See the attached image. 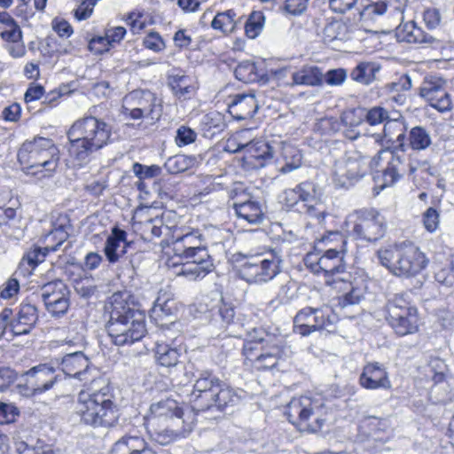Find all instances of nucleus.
Here are the masks:
<instances>
[{
    "mask_svg": "<svg viewBox=\"0 0 454 454\" xmlns=\"http://www.w3.org/2000/svg\"><path fill=\"white\" fill-rule=\"evenodd\" d=\"M172 255L166 261L171 276L189 281L205 278L214 269L213 260L198 229L182 225L173 230Z\"/></svg>",
    "mask_w": 454,
    "mask_h": 454,
    "instance_id": "obj_1",
    "label": "nucleus"
},
{
    "mask_svg": "<svg viewBox=\"0 0 454 454\" xmlns=\"http://www.w3.org/2000/svg\"><path fill=\"white\" fill-rule=\"evenodd\" d=\"M145 420L152 439L160 445H168L192 432L196 414L183 402L167 396L151 403Z\"/></svg>",
    "mask_w": 454,
    "mask_h": 454,
    "instance_id": "obj_2",
    "label": "nucleus"
},
{
    "mask_svg": "<svg viewBox=\"0 0 454 454\" xmlns=\"http://www.w3.org/2000/svg\"><path fill=\"white\" fill-rule=\"evenodd\" d=\"M113 129L105 121L92 115L75 121L67 132L69 154L75 164L82 166L90 155L111 143Z\"/></svg>",
    "mask_w": 454,
    "mask_h": 454,
    "instance_id": "obj_3",
    "label": "nucleus"
},
{
    "mask_svg": "<svg viewBox=\"0 0 454 454\" xmlns=\"http://www.w3.org/2000/svg\"><path fill=\"white\" fill-rule=\"evenodd\" d=\"M22 171L38 179L51 177L59 163V150L51 139L37 137L25 141L18 152Z\"/></svg>",
    "mask_w": 454,
    "mask_h": 454,
    "instance_id": "obj_4",
    "label": "nucleus"
},
{
    "mask_svg": "<svg viewBox=\"0 0 454 454\" xmlns=\"http://www.w3.org/2000/svg\"><path fill=\"white\" fill-rule=\"evenodd\" d=\"M119 299V296H113L106 330L115 345H131L140 340L146 333L145 316Z\"/></svg>",
    "mask_w": 454,
    "mask_h": 454,
    "instance_id": "obj_5",
    "label": "nucleus"
},
{
    "mask_svg": "<svg viewBox=\"0 0 454 454\" xmlns=\"http://www.w3.org/2000/svg\"><path fill=\"white\" fill-rule=\"evenodd\" d=\"M74 412L82 423L94 427H112L119 418L117 406L107 388L81 390L74 403Z\"/></svg>",
    "mask_w": 454,
    "mask_h": 454,
    "instance_id": "obj_6",
    "label": "nucleus"
},
{
    "mask_svg": "<svg viewBox=\"0 0 454 454\" xmlns=\"http://www.w3.org/2000/svg\"><path fill=\"white\" fill-rule=\"evenodd\" d=\"M320 242L325 243L329 247L321 255L317 253L308 254L304 259L306 266L313 273H323L325 276L343 272L344 257L347 253L346 239L339 232H330L323 237Z\"/></svg>",
    "mask_w": 454,
    "mask_h": 454,
    "instance_id": "obj_7",
    "label": "nucleus"
},
{
    "mask_svg": "<svg viewBox=\"0 0 454 454\" xmlns=\"http://www.w3.org/2000/svg\"><path fill=\"white\" fill-rule=\"evenodd\" d=\"M326 413L324 400L318 395L294 397L286 410L292 424L313 432L321 429L326 420Z\"/></svg>",
    "mask_w": 454,
    "mask_h": 454,
    "instance_id": "obj_8",
    "label": "nucleus"
},
{
    "mask_svg": "<svg viewBox=\"0 0 454 454\" xmlns=\"http://www.w3.org/2000/svg\"><path fill=\"white\" fill-rule=\"evenodd\" d=\"M283 262L279 251L250 256L239 268V276L249 284H264L272 280L281 271Z\"/></svg>",
    "mask_w": 454,
    "mask_h": 454,
    "instance_id": "obj_9",
    "label": "nucleus"
},
{
    "mask_svg": "<svg viewBox=\"0 0 454 454\" xmlns=\"http://www.w3.org/2000/svg\"><path fill=\"white\" fill-rule=\"evenodd\" d=\"M243 355L247 363L256 370L274 368L283 355L278 341L269 334L258 340H247L243 346Z\"/></svg>",
    "mask_w": 454,
    "mask_h": 454,
    "instance_id": "obj_10",
    "label": "nucleus"
},
{
    "mask_svg": "<svg viewBox=\"0 0 454 454\" xmlns=\"http://www.w3.org/2000/svg\"><path fill=\"white\" fill-rule=\"evenodd\" d=\"M346 231L356 239L376 241L386 231L384 217L374 209H359L349 214L345 221Z\"/></svg>",
    "mask_w": 454,
    "mask_h": 454,
    "instance_id": "obj_11",
    "label": "nucleus"
},
{
    "mask_svg": "<svg viewBox=\"0 0 454 454\" xmlns=\"http://www.w3.org/2000/svg\"><path fill=\"white\" fill-rule=\"evenodd\" d=\"M369 159L358 151H349L335 161L333 181L336 186L348 188L361 180L369 171Z\"/></svg>",
    "mask_w": 454,
    "mask_h": 454,
    "instance_id": "obj_12",
    "label": "nucleus"
},
{
    "mask_svg": "<svg viewBox=\"0 0 454 454\" xmlns=\"http://www.w3.org/2000/svg\"><path fill=\"white\" fill-rule=\"evenodd\" d=\"M123 113L131 119H149L153 123L160 116V105L154 93L149 90H137L123 98Z\"/></svg>",
    "mask_w": 454,
    "mask_h": 454,
    "instance_id": "obj_13",
    "label": "nucleus"
},
{
    "mask_svg": "<svg viewBox=\"0 0 454 454\" xmlns=\"http://www.w3.org/2000/svg\"><path fill=\"white\" fill-rule=\"evenodd\" d=\"M445 369L446 364L442 360L434 358L422 368L424 378L419 379L420 381L431 383L427 387L437 395L438 402L450 400L454 395V378L446 377Z\"/></svg>",
    "mask_w": 454,
    "mask_h": 454,
    "instance_id": "obj_14",
    "label": "nucleus"
},
{
    "mask_svg": "<svg viewBox=\"0 0 454 454\" xmlns=\"http://www.w3.org/2000/svg\"><path fill=\"white\" fill-rule=\"evenodd\" d=\"M419 95L440 113L450 112L453 109L451 96L447 90V81L441 76H426L420 86Z\"/></svg>",
    "mask_w": 454,
    "mask_h": 454,
    "instance_id": "obj_15",
    "label": "nucleus"
},
{
    "mask_svg": "<svg viewBox=\"0 0 454 454\" xmlns=\"http://www.w3.org/2000/svg\"><path fill=\"white\" fill-rule=\"evenodd\" d=\"M25 384L20 387L24 395L34 396L50 390L58 380L55 369L46 364H39L26 372Z\"/></svg>",
    "mask_w": 454,
    "mask_h": 454,
    "instance_id": "obj_16",
    "label": "nucleus"
},
{
    "mask_svg": "<svg viewBox=\"0 0 454 454\" xmlns=\"http://www.w3.org/2000/svg\"><path fill=\"white\" fill-rule=\"evenodd\" d=\"M0 37L4 43V49L12 58H21L26 54L21 28L6 12H0Z\"/></svg>",
    "mask_w": 454,
    "mask_h": 454,
    "instance_id": "obj_17",
    "label": "nucleus"
},
{
    "mask_svg": "<svg viewBox=\"0 0 454 454\" xmlns=\"http://www.w3.org/2000/svg\"><path fill=\"white\" fill-rule=\"evenodd\" d=\"M41 295L46 309L52 316L64 315L69 308V290L61 280L50 282L43 286Z\"/></svg>",
    "mask_w": 454,
    "mask_h": 454,
    "instance_id": "obj_18",
    "label": "nucleus"
},
{
    "mask_svg": "<svg viewBox=\"0 0 454 454\" xmlns=\"http://www.w3.org/2000/svg\"><path fill=\"white\" fill-rule=\"evenodd\" d=\"M326 282L333 284L335 289L343 293L338 299L339 306L342 309L360 303L367 288L364 279L361 277L348 276V278L334 279L333 282L326 280Z\"/></svg>",
    "mask_w": 454,
    "mask_h": 454,
    "instance_id": "obj_19",
    "label": "nucleus"
},
{
    "mask_svg": "<svg viewBox=\"0 0 454 454\" xmlns=\"http://www.w3.org/2000/svg\"><path fill=\"white\" fill-rule=\"evenodd\" d=\"M428 260L419 248L410 241L399 246V276H413L427 267Z\"/></svg>",
    "mask_w": 454,
    "mask_h": 454,
    "instance_id": "obj_20",
    "label": "nucleus"
},
{
    "mask_svg": "<svg viewBox=\"0 0 454 454\" xmlns=\"http://www.w3.org/2000/svg\"><path fill=\"white\" fill-rule=\"evenodd\" d=\"M61 371L67 376L87 382L92 379V368L89 358L81 351L67 354L59 363Z\"/></svg>",
    "mask_w": 454,
    "mask_h": 454,
    "instance_id": "obj_21",
    "label": "nucleus"
},
{
    "mask_svg": "<svg viewBox=\"0 0 454 454\" xmlns=\"http://www.w3.org/2000/svg\"><path fill=\"white\" fill-rule=\"evenodd\" d=\"M278 140L266 142L263 140H255L254 144L247 147V152L244 155L246 163L253 168H261L268 165L274 155Z\"/></svg>",
    "mask_w": 454,
    "mask_h": 454,
    "instance_id": "obj_22",
    "label": "nucleus"
},
{
    "mask_svg": "<svg viewBox=\"0 0 454 454\" xmlns=\"http://www.w3.org/2000/svg\"><path fill=\"white\" fill-rule=\"evenodd\" d=\"M277 146L274 158L276 168L279 173L287 174L301 166L302 154L297 147L281 140H278Z\"/></svg>",
    "mask_w": 454,
    "mask_h": 454,
    "instance_id": "obj_23",
    "label": "nucleus"
},
{
    "mask_svg": "<svg viewBox=\"0 0 454 454\" xmlns=\"http://www.w3.org/2000/svg\"><path fill=\"white\" fill-rule=\"evenodd\" d=\"M359 383L366 389H388L391 387L385 367L377 362L368 363L364 367Z\"/></svg>",
    "mask_w": 454,
    "mask_h": 454,
    "instance_id": "obj_24",
    "label": "nucleus"
},
{
    "mask_svg": "<svg viewBox=\"0 0 454 454\" xmlns=\"http://www.w3.org/2000/svg\"><path fill=\"white\" fill-rule=\"evenodd\" d=\"M379 159L387 160V166L381 174H377L373 177L375 183L373 191L376 195L386 187L393 185L397 177V158L394 151L390 149L382 150L379 154Z\"/></svg>",
    "mask_w": 454,
    "mask_h": 454,
    "instance_id": "obj_25",
    "label": "nucleus"
},
{
    "mask_svg": "<svg viewBox=\"0 0 454 454\" xmlns=\"http://www.w3.org/2000/svg\"><path fill=\"white\" fill-rule=\"evenodd\" d=\"M258 109V104L252 94L235 95L228 103V111L236 120H247L254 116Z\"/></svg>",
    "mask_w": 454,
    "mask_h": 454,
    "instance_id": "obj_26",
    "label": "nucleus"
},
{
    "mask_svg": "<svg viewBox=\"0 0 454 454\" xmlns=\"http://www.w3.org/2000/svg\"><path fill=\"white\" fill-rule=\"evenodd\" d=\"M109 454H156L140 436H123L112 447Z\"/></svg>",
    "mask_w": 454,
    "mask_h": 454,
    "instance_id": "obj_27",
    "label": "nucleus"
},
{
    "mask_svg": "<svg viewBox=\"0 0 454 454\" xmlns=\"http://www.w3.org/2000/svg\"><path fill=\"white\" fill-rule=\"evenodd\" d=\"M37 320L36 307L31 303L23 302L20 305L17 317L12 322V331L15 335L28 333Z\"/></svg>",
    "mask_w": 454,
    "mask_h": 454,
    "instance_id": "obj_28",
    "label": "nucleus"
},
{
    "mask_svg": "<svg viewBox=\"0 0 454 454\" xmlns=\"http://www.w3.org/2000/svg\"><path fill=\"white\" fill-rule=\"evenodd\" d=\"M126 238V231L117 227L113 228L104 247L105 255L110 263L117 262L125 254L128 245Z\"/></svg>",
    "mask_w": 454,
    "mask_h": 454,
    "instance_id": "obj_29",
    "label": "nucleus"
},
{
    "mask_svg": "<svg viewBox=\"0 0 454 454\" xmlns=\"http://www.w3.org/2000/svg\"><path fill=\"white\" fill-rule=\"evenodd\" d=\"M210 401L211 403L207 405V408L215 406L218 410L223 411L229 407L236 406L241 402L240 391L220 382L217 390L211 394Z\"/></svg>",
    "mask_w": 454,
    "mask_h": 454,
    "instance_id": "obj_30",
    "label": "nucleus"
},
{
    "mask_svg": "<svg viewBox=\"0 0 454 454\" xmlns=\"http://www.w3.org/2000/svg\"><path fill=\"white\" fill-rule=\"evenodd\" d=\"M293 85L317 86L323 82V74L314 66H304L292 74Z\"/></svg>",
    "mask_w": 454,
    "mask_h": 454,
    "instance_id": "obj_31",
    "label": "nucleus"
},
{
    "mask_svg": "<svg viewBox=\"0 0 454 454\" xmlns=\"http://www.w3.org/2000/svg\"><path fill=\"white\" fill-rule=\"evenodd\" d=\"M419 317L417 309L399 305V335L411 334L418 331Z\"/></svg>",
    "mask_w": 454,
    "mask_h": 454,
    "instance_id": "obj_32",
    "label": "nucleus"
},
{
    "mask_svg": "<svg viewBox=\"0 0 454 454\" xmlns=\"http://www.w3.org/2000/svg\"><path fill=\"white\" fill-rule=\"evenodd\" d=\"M140 225V230L146 239H152L154 238H160L164 232H171V239H173V230L179 226L175 225L168 227L164 224L162 217L146 218L145 221H139L137 223Z\"/></svg>",
    "mask_w": 454,
    "mask_h": 454,
    "instance_id": "obj_33",
    "label": "nucleus"
},
{
    "mask_svg": "<svg viewBox=\"0 0 454 454\" xmlns=\"http://www.w3.org/2000/svg\"><path fill=\"white\" fill-rule=\"evenodd\" d=\"M299 202L302 203L305 211L313 215L315 205L317 202V185L312 182H302L295 186Z\"/></svg>",
    "mask_w": 454,
    "mask_h": 454,
    "instance_id": "obj_34",
    "label": "nucleus"
},
{
    "mask_svg": "<svg viewBox=\"0 0 454 454\" xmlns=\"http://www.w3.org/2000/svg\"><path fill=\"white\" fill-rule=\"evenodd\" d=\"M365 117V108L357 107L351 108L344 111L341 114V122L347 128L350 129H347L345 131L346 137L349 139H356L358 137L359 133L355 132L354 128L361 125Z\"/></svg>",
    "mask_w": 454,
    "mask_h": 454,
    "instance_id": "obj_35",
    "label": "nucleus"
},
{
    "mask_svg": "<svg viewBox=\"0 0 454 454\" xmlns=\"http://www.w3.org/2000/svg\"><path fill=\"white\" fill-rule=\"evenodd\" d=\"M314 308L306 307L301 309L294 318V332L306 336L315 332Z\"/></svg>",
    "mask_w": 454,
    "mask_h": 454,
    "instance_id": "obj_36",
    "label": "nucleus"
},
{
    "mask_svg": "<svg viewBox=\"0 0 454 454\" xmlns=\"http://www.w3.org/2000/svg\"><path fill=\"white\" fill-rule=\"evenodd\" d=\"M225 126L224 116L217 111L209 112L200 121L203 135L207 137H213L223 131Z\"/></svg>",
    "mask_w": 454,
    "mask_h": 454,
    "instance_id": "obj_37",
    "label": "nucleus"
},
{
    "mask_svg": "<svg viewBox=\"0 0 454 454\" xmlns=\"http://www.w3.org/2000/svg\"><path fill=\"white\" fill-rule=\"evenodd\" d=\"M220 380L213 376L211 372L206 371L200 373L199 379L195 381L193 386V395L199 393L197 397H203L211 399V394L215 393L219 387Z\"/></svg>",
    "mask_w": 454,
    "mask_h": 454,
    "instance_id": "obj_38",
    "label": "nucleus"
},
{
    "mask_svg": "<svg viewBox=\"0 0 454 454\" xmlns=\"http://www.w3.org/2000/svg\"><path fill=\"white\" fill-rule=\"evenodd\" d=\"M239 18L233 10H228L217 13L211 22L215 30H218L224 35L232 34L238 26Z\"/></svg>",
    "mask_w": 454,
    "mask_h": 454,
    "instance_id": "obj_39",
    "label": "nucleus"
},
{
    "mask_svg": "<svg viewBox=\"0 0 454 454\" xmlns=\"http://www.w3.org/2000/svg\"><path fill=\"white\" fill-rule=\"evenodd\" d=\"M235 210L239 218L249 223H259L262 220V211L258 202L247 200L235 204Z\"/></svg>",
    "mask_w": 454,
    "mask_h": 454,
    "instance_id": "obj_40",
    "label": "nucleus"
},
{
    "mask_svg": "<svg viewBox=\"0 0 454 454\" xmlns=\"http://www.w3.org/2000/svg\"><path fill=\"white\" fill-rule=\"evenodd\" d=\"M154 353L158 364L164 367L176 366L180 356V352L177 348L159 341L156 343Z\"/></svg>",
    "mask_w": 454,
    "mask_h": 454,
    "instance_id": "obj_41",
    "label": "nucleus"
},
{
    "mask_svg": "<svg viewBox=\"0 0 454 454\" xmlns=\"http://www.w3.org/2000/svg\"><path fill=\"white\" fill-rule=\"evenodd\" d=\"M198 163L199 160L195 156L176 154L168 158L164 166L168 172L178 174L195 167Z\"/></svg>",
    "mask_w": 454,
    "mask_h": 454,
    "instance_id": "obj_42",
    "label": "nucleus"
},
{
    "mask_svg": "<svg viewBox=\"0 0 454 454\" xmlns=\"http://www.w3.org/2000/svg\"><path fill=\"white\" fill-rule=\"evenodd\" d=\"M380 70L379 65L373 62H361L351 72V78L363 84H370L375 79V74Z\"/></svg>",
    "mask_w": 454,
    "mask_h": 454,
    "instance_id": "obj_43",
    "label": "nucleus"
},
{
    "mask_svg": "<svg viewBox=\"0 0 454 454\" xmlns=\"http://www.w3.org/2000/svg\"><path fill=\"white\" fill-rule=\"evenodd\" d=\"M169 85L175 95L185 98L195 90L193 79L184 74H174L169 78Z\"/></svg>",
    "mask_w": 454,
    "mask_h": 454,
    "instance_id": "obj_44",
    "label": "nucleus"
},
{
    "mask_svg": "<svg viewBox=\"0 0 454 454\" xmlns=\"http://www.w3.org/2000/svg\"><path fill=\"white\" fill-rule=\"evenodd\" d=\"M315 316V332L332 327L336 321V316L329 306L314 309Z\"/></svg>",
    "mask_w": 454,
    "mask_h": 454,
    "instance_id": "obj_45",
    "label": "nucleus"
},
{
    "mask_svg": "<svg viewBox=\"0 0 454 454\" xmlns=\"http://www.w3.org/2000/svg\"><path fill=\"white\" fill-rule=\"evenodd\" d=\"M399 41L407 43H424L427 42V35L420 27H418L414 21L405 23L402 30L399 31Z\"/></svg>",
    "mask_w": 454,
    "mask_h": 454,
    "instance_id": "obj_46",
    "label": "nucleus"
},
{
    "mask_svg": "<svg viewBox=\"0 0 454 454\" xmlns=\"http://www.w3.org/2000/svg\"><path fill=\"white\" fill-rule=\"evenodd\" d=\"M347 26L338 20L328 23L323 30V36L326 43H331L334 40H345L347 39Z\"/></svg>",
    "mask_w": 454,
    "mask_h": 454,
    "instance_id": "obj_47",
    "label": "nucleus"
},
{
    "mask_svg": "<svg viewBox=\"0 0 454 454\" xmlns=\"http://www.w3.org/2000/svg\"><path fill=\"white\" fill-rule=\"evenodd\" d=\"M265 17L262 12H253L245 25V32L247 37L256 38L262 31Z\"/></svg>",
    "mask_w": 454,
    "mask_h": 454,
    "instance_id": "obj_48",
    "label": "nucleus"
},
{
    "mask_svg": "<svg viewBox=\"0 0 454 454\" xmlns=\"http://www.w3.org/2000/svg\"><path fill=\"white\" fill-rule=\"evenodd\" d=\"M68 234L63 226H59L51 230L44 239L45 247L44 250L54 252L61 246L67 239Z\"/></svg>",
    "mask_w": 454,
    "mask_h": 454,
    "instance_id": "obj_49",
    "label": "nucleus"
},
{
    "mask_svg": "<svg viewBox=\"0 0 454 454\" xmlns=\"http://www.w3.org/2000/svg\"><path fill=\"white\" fill-rule=\"evenodd\" d=\"M235 76L246 83L254 82L259 78L254 63L250 61H243L239 64L235 68Z\"/></svg>",
    "mask_w": 454,
    "mask_h": 454,
    "instance_id": "obj_50",
    "label": "nucleus"
},
{
    "mask_svg": "<svg viewBox=\"0 0 454 454\" xmlns=\"http://www.w3.org/2000/svg\"><path fill=\"white\" fill-rule=\"evenodd\" d=\"M410 144L413 149L423 150L430 144L431 139L428 133L421 127H415L410 132Z\"/></svg>",
    "mask_w": 454,
    "mask_h": 454,
    "instance_id": "obj_51",
    "label": "nucleus"
},
{
    "mask_svg": "<svg viewBox=\"0 0 454 454\" xmlns=\"http://www.w3.org/2000/svg\"><path fill=\"white\" fill-rule=\"evenodd\" d=\"M49 251H46L40 247L34 248L31 251H28L22 258L20 262V268H26L27 270H34L38 263L42 262L44 260L46 254Z\"/></svg>",
    "mask_w": 454,
    "mask_h": 454,
    "instance_id": "obj_52",
    "label": "nucleus"
},
{
    "mask_svg": "<svg viewBox=\"0 0 454 454\" xmlns=\"http://www.w3.org/2000/svg\"><path fill=\"white\" fill-rule=\"evenodd\" d=\"M133 172L139 179H148L158 176L161 169L157 165L145 166L138 162L134 163Z\"/></svg>",
    "mask_w": 454,
    "mask_h": 454,
    "instance_id": "obj_53",
    "label": "nucleus"
},
{
    "mask_svg": "<svg viewBox=\"0 0 454 454\" xmlns=\"http://www.w3.org/2000/svg\"><path fill=\"white\" fill-rule=\"evenodd\" d=\"M309 0H281V7L291 15H301L307 9Z\"/></svg>",
    "mask_w": 454,
    "mask_h": 454,
    "instance_id": "obj_54",
    "label": "nucleus"
},
{
    "mask_svg": "<svg viewBox=\"0 0 454 454\" xmlns=\"http://www.w3.org/2000/svg\"><path fill=\"white\" fill-rule=\"evenodd\" d=\"M144 46L153 52L162 51L166 45L161 36L156 32H151L143 40Z\"/></svg>",
    "mask_w": 454,
    "mask_h": 454,
    "instance_id": "obj_55",
    "label": "nucleus"
},
{
    "mask_svg": "<svg viewBox=\"0 0 454 454\" xmlns=\"http://www.w3.org/2000/svg\"><path fill=\"white\" fill-rule=\"evenodd\" d=\"M196 133L191 128L181 126L176 130L175 137L176 143L178 146H184L193 143L196 139Z\"/></svg>",
    "mask_w": 454,
    "mask_h": 454,
    "instance_id": "obj_56",
    "label": "nucleus"
},
{
    "mask_svg": "<svg viewBox=\"0 0 454 454\" xmlns=\"http://www.w3.org/2000/svg\"><path fill=\"white\" fill-rule=\"evenodd\" d=\"M387 117V112L380 106H375L369 110L365 109L364 121L372 126L383 122Z\"/></svg>",
    "mask_w": 454,
    "mask_h": 454,
    "instance_id": "obj_57",
    "label": "nucleus"
},
{
    "mask_svg": "<svg viewBox=\"0 0 454 454\" xmlns=\"http://www.w3.org/2000/svg\"><path fill=\"white\" fill-rule=\"evenodd\" d=\"M95 0H82L80 5L74 10V17L78 20H85L89 19L93 12Z\"/></svg>",
    "mask_w": 454,
    "mask_h": 454,
    "instance_id": "obj_58",
    "label": "nucleus"
},
{
    "mask_svg": "<svg viewBox=\"0 0 454 454\" xmlns=\"http://www.w3.org/2000/svg\"><path fill=\"white\" fill-rule=\"evenodd\" d=\"M16 450L19 454H56L49 446L30 447L24 442L16 443Z\"/></svg>",
    "mask_w": 454,
    "mask_h": 454,
    "instance_id": "obj_59",
    "label": "nucleus"
},
{
    "mask_svg": "<svg viewBox=\"0 0 454 454\" xmlns=\"http://www.w3.org/2000/svg\"><path fill=\"white\" fill-rule=\"evenodd\" d=\"M439 213L433 207H429L423 215L424 226L429 232H434L439 225Z\"/></svg>",
    "mask_w": 454,
    "mask_h": 454,
    "instance_id": "obj_60",
    "label": "nucleus"
},
{
    "mask_svg": "<svg viewBox=\"0 0 454 454\" xmlns=\"http://www.w3.org/2000/svg\"><path fill=\"white\" fill-rule=\"evenodd\" d=\"M111 47L113 46L106 35L103 36H95L89 43L90 50L98 54L108 51Z\"/></svg>",
    "mask_w": 454,
    "mask_h": 454,
    "instance_id": "obj_61",
    "label": "nucleus"
},
{
    "mask_svg": "<svg viewBox=\"0 0 454 454\" xmlns=\"http://www.w3.org/2000/svg\"><path fill=\"white\" fill-rule=\"evenodd\" d=\"M20 290V283L17 278H10L2 286L0 297L3 299H11L14 297Z\"/></svg>",
    "mask_w": 454,
    "mask_h": 454,
    "instance_id": "obj_62",
    "label": "nucleus"
},
{
    "mask_svg": "<svg viewBox=\"0 0 454 454\" xmlns=\"http://www.w3.org/2000/svg\"><path fill=\"white\" fill-rule=\"evenodd\" d=\"M18 415V410L15 406L9 403H0V424H8L15 420Z\"/></svg>",
    "mask_w": 454,
    "mask_h": 454,
    "instance_id": "obj_63",
    "label": "nucleus"
},
{
    "mask_svg": "<svg viewBox=\"0 0 454 454\" xmlns=\"http://www.w3.org/2000/svg\"><path fill=\"white\" fill-rule=\"evenodd\" d=\"M347 77V73L344 69L330 70L325 74V82L332 86H338L342 84Z\"/></svg>",
    "mask_w": 454,
    "mask_h": 454,
    "instance_id": "obj_64",
    "label": "nucleus"
}]
</instances>
